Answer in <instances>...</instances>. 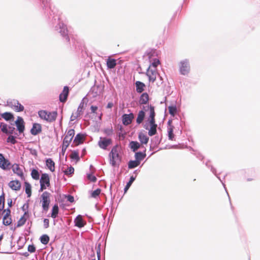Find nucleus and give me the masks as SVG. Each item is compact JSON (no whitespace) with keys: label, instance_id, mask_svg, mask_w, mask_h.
Returning a JSON list of instances; mask_svg holds the SVG:
<instances>
[{"label":"nucleus","instance_id":"1a4fd4ad","mask_svg":"<svg viewBox=\"0 0 260 260\" xmlns=\"http://www.w3.org/2000/svg\"><path fill=\"white\" fill-rule=\"evenodd\" d=\"M5 215L3 217V224L5 225H9L12 223V220L11 217V210L7 209L4 210Z\"/></svg>","mask_w":260,"mask_h":260},{"label":"nucleus","instance_id":"ea45409f","mask_svg":"<svg viewBox=\"0 0 260 260\" xmlns=\"http://www.w3.org/2000/svg\"><path fill=\"white\" fill-rule=\"evenodd\" d=\"M168 110H169V113L172 116H174L176 114V112H177V109H176V106H169L168 107Z\"/></svg>","mask_w":260,"mask_h":260},{"label":"nucleus","instance_id":"052dcab7","mask_svg":"<svg viewBox=\"0 0 260 260\" xmlns=\"http://www.w3.org/2000/svg\"><path fill=\"white\" fill-rule=\"evenodd\" d=\"M64 38H65L66 41L68 43H69V42H70V38H69V36H66H66H64Z\"/></svg>","mask_w":260,"mask_h":260},{"label":"nucleus","instance_id":"a878e982","mask_svg":"<svg viewBox=\"0 0 260 260\" xmlns=\"http://www.w3.org/2000/svg\"><path fill=\"white\" fill-rule=\"evenodd\" d=\"M136 86L137 91L139 93H141L144 91V87L145 85L143 83L140 81H137L136 82Z\"/></svg>","mask_w":260,"mask_h":260},{"label":"nucleus","instance_id":"39448f33","mask_svg":"<svg viewBox=\"0 0 260 260\" xmlns=\"http://www.w3.org/2000/svg\"><path fill=\"white\" fill-rule=\"evenodd\" d=\"M40 191H43L46 189L47 187L50 185V178L48 174H42L40 180Z\"/></svg>","mask_w":260,"mask_h":260},{"label":"nucleus","instance_id":"6ab92c4d","mask_svg":"<svg viewBox=\"0 0 260 260\" xmlns=\"http://www.w3.org/2000/svg\"><path fill=\"white\" fill-rule=\"evenodd\" d=\"M12 170L15 174H16L19 177L21 178L23 177L22 170L18 164H14L12 166Z\"/></svg>","mask_w":260,"mask_h":260},{"label":"nucleus","instance_id":"f8f14e48","mask_svg":"<svg viewBox=\"0 0 260 260\" xmlns=\"http://www.w3.org/2000/svg\"><path fill=\"white\" fill-rule=\"evenodd\" d=\"M111 144L112 140L106 138H101L98 143L99 147L103 149H106Z\"/></svg>","mask_w":260,"mask_h":260},{"label":"nucleus","instance_id":"3c124183","mask_svg":"<svg viewBox=\"0 0 260 260\" xmlns=\"http://www.w3.org/2000/svg\"><path fill=\"white\" fill-rule=\"evenodd\" d=\"M27 249L29 252L32 253L36 251V247L34 245H29Z\"/></svg>","mask_w":260,"mask_h":260},{"label":"nucleus","instance_id":"b1692460","mask_svg":"<svg viewBox=\"0 0 260 260\" xmlns=\"http://www.w3.org/2000/svg\"><path fill=\"white\" fill-rule=\"evenodd\" d=\"M116 64V60L115 59L109 57L107 60V66L109 69L114 68Z\"/></svg>","mask_w":260,"mask_h":260},{"label":"nucleus","instance_id":"bb28decb","mask_svg":"<svg viewBox=\"0 0 260 260\" xmlns=\"http://www.w3.org/2000/svg\"><path fill=\"white\" fill-rule=\"evenodd\" d=\"M25 191L27 195V197L29 198L31 196V186L27 182H24Z\"/></svg>","mask_w":260,"mask_h":260},{"label":"nucleus","instance_id":"e433bc0d","mask_svg":"<svg viewBox=\"0 0 260 260\" xmlns=\"http://www.w3.org/2000/svg\"><path fill=\"white\" fill-rule=\"evenodd\" d=\"M173 128L174 127L173 126H170L168 128V136L169 138L171 140H173L174 138V135L173 134Z\"/></svg>","mask_w":260,"mask_h":260},{"label":"nucleus","instance_id":"bf43d9fd","mask_svg":"<svg viewBox=\"0 0 260 260\" xmlns=\"http://www.w3.org/2000/svg\"><path fill=\"white\" fill-rule=\"evenodd\" d=\"M113 106V104L112 102H109L107 106V108H111Z\"/></svg>","mask_w":260,"mask_h":260},{"label":"nucleus","instance_id":"f704fd0d","mask_svg":"<svg viewBox=\"0 0 260 260\" xmlns=\"http://www.w3.org/2000/svg\"><path fill=\"white\" fill-rule=\"evenodd\" d=\"M0 127L1 128V131L6 134L8 133H12V132H9L7 128V125L6 123L2 122L0 124ZM13 131V130L12 131Z\"/></svg>","mask_w":260,"mask_h":260},{"label":"nucleus","instance_id":"49530a36","mask_svg":"<svg viewBox=\"0 0 260 260\" xmlns=\"http://www.w3.org/2000/svg\"><path fill=\"white\" fill-rule=\"evenodd\" d=\"M101 191V190L99 188H98L96 190H94L91 193L92 197H93V198L97 197L100 194Z\"/></svg>","mask_w":260,"mask_h":260},{"label":"nucleus","instance_id":"6e6d98bb","mask_svg":"<svg viewBox=\"0 0 260 260\" xmlns=\"http://www.w3.org/2000/svg\"><path fill=\"white\" fill-rule=\"evenodd\" d=\"M104 132L105 134L109 136L113 134V131L112 129H105Z\"/></svg>","mask_w":260,"mask_h":260},{"label":"nucleus","instance_id":"680f3d73","mask_svg":"<svg viewBox=\"0 0 260 260\" xmlns=\"http://www.w3.org/2000/svg\"><path fill=\"white\" fill-rule=\"evenodd\" d=\"M8 205L10 207H11L12 206V201H11L10 203H8Z\"/></svg>","mask_w":260,"mask_h":260},{"label":"nucleus","instance_id":"20e7f679","mask_svg":"<svg viewBox=\"0 0 260 260\" xmlns=\"http://www.w3.org/2000/svg\"><path fill=\"white\" fill-rule=\"evenodd\" d=\"M51 196V194L47 192H44L41 195V201L42 204V208L43 210L45 211H48L49 209V204L50 203V197Z\"/></svg>","mask_w":260,"mask_h":260},{"label":"nucleus","instance_id":"a19ab883","mask_svg":"<svg viewBox=\"0 0 260 260\" xmlns=\"http://www.w3.org/2000/svg\"><path fill=\"white\" fill-rule=\"evenodd\" d=\"M70 157L72 159H76L77 161H78L80 159L79 157L78 152L76 151H74L72 152V153L70 155Z\"/></svg>","mask_w":260,"mask_h":260},{"label":"nucleus","instance_id":"473e14b6","mask_svg":"<svg viewBox=\"0 0 260 260\" xmlns=\"http://www.w3.org/2000/svg\"><path fill=\"white\" fill-rule=\"evenodd\" d=\"M2 117L6 120H9L14 118L13 115L9 112H5L2 114Z\"/></svg>","mask_w":260,"mask_h":260},{"label":"nucleus","instance_id":"f03ea898","mask_svg":"<svg viewBox=\"0 0 260 260\" xmlns=\"http://www.w3.org/2000/svg\"><path fill=\"white\" fill-rule=\"evenodd\" d=\"M39 117L48 122L54 121L57 117V113L56 111L47 112L45 110H40L38 112Z\"/></svg>","mask_w":260,"mask_h":260},{"label":"nucleus","instance_id":"c9c22d12","mask_svg":"<svg viewBox=\"0 0 260 260\" xmlns=\"http://www.w3.org/2000/svg\"><path fill=\"white\" fill-rule=\"evenodd\" d=\"M40 240L42 244H47L49 241V237L47 235H43L41 236Z\"/></svg>","mask_w":260,"mask_h":260},{"label":"nucleus","instance_id":"79ce46f5","mask_svg":"<svg viewBox=\"0 0 260 260\" xmlns=\"http://www.w3.org/2000/svg\"><path fill=\"white\" fill-rule=\"evenodd\" d=\"M72 140V139L69 138L68 137H64L63 140L62 145L68 147Z\"/></svg>","mask_w":260,"mask_h":260},{"label":"nucleus","instance_id":"de8ad7c7","mask_svg":"<svg viewBox=\"0 0 260 260\" xmlns=\"http://www.w3.org/2000/svg\"><path fill=\"white\" fill-rule=\"evenodd\" d=\"M87 178L91 182H95L96 181V178L95 176L93 175L92 174H89L87 175Z\"/></svg>","mask_w":260,"mask_h":260},{"label":"nucleus","instance_id":"e2e57ef3","mask_svg":"<svg viewBox=\"0 0 260 260\" xmlns=\"http://www.w3.org/2000/svg\"><path fill=\"white\" fill-rule=\"evenodd\" d=\"M3 235H2L1 236H0V241L3 239Z\"/></svg>","mask_w":260,"mask_h":260},{"label":"nucleus","instance_id":"f257e3e1","mask_svg":"<svg viewBox=\"0 0 260 260\" xmlns=\"http://www.w3.org/2000/svg\"><path fill=\"white\" fill-rule=\"evenodd\" d=\"M119 147L118 145L114 146L109 153L110 162L113 167L118 166L121 161V157L119 154Z\"/></svg>","mask_w":260,"mask_h":260},{"label":"nucleus","instance_id":"2f4dec72","mask_svg":"<svg viewBox=\"0 0 260 260\" xmlns=\"http://www.w3.org/2000/svg\"><path fill=\"white\" fill-rule=\"evenodd\" d=\"M140 165V162L135 160H131L129 161L128 167L129 169H133L138 167Z\"/></svg>","mask_w":260,"mask_h":260},{"label":"nucleus","instance_id":"9b49d317","mask_svg":"<svg viewBox=\"0 0 260 260\" xmlns=\"http://www.w3.org/2000/svg\"><path fill=\"white\" fill-rule=\"evenodd\" d=\"M11 163L7 159H6L3 155L0 153V168L3 170L9 169L10 168Z\"/></svg>","mask_w":260,"mask_h":260},{"label":"nucleus","instance_id":"7ed1b4c3","mask_svg":"<svg viewBox=\"0 0 260 260\" xmlns=\"http://www.w3.org/2000/svg\"><path fill=\"white\" fill-rule=\"evenodd\" d=\"M146 75L148 77L149 82L151 83H154V81H155L157 77L158 76L160 80V83L162 84V77L159 76L156 69H152L151 67H149L146 72Z\"/></svg>","mask_w":260,"mask_h":260},{"label":"nucleus","instance_id":"0e129e2a","mask_svg":"<svg viewBox=\"0 0 260 260\" xmlns=\"http://www.w3.org/2000/svg\"><path fill=\"white\" fill-rule=\"evenodd\" d=\"M95 88H96L95 87H93L92 88V90H94L95 89Z\"/></svg>","mask_w":260,"mask_h":260},{"label":"nucleus","instance_id":"2eb2a0df","mask_svg":"<svg viewBox=\"0 0 260 260\" xmlns=\"http://www.w3.org/2000/svg\"><path fill=\"white\" fill-rule=\"evenodd\" d=\"M69 93V87L67 86H64L62 92L59 95V100L61 102L64 103L67 101Z\"/></svg>","mask_w":260,"mask_h":260},{"label":"nucleus","instance_id":"393cba45","mask_svg":"<svg viewBox=\"0 0 260 260\" xmlns=\"http://www.w3.org/2000/svg\"><path fill=\"white\" fill-rule=\"evenodd\" d=\"M145 116V112L143 110H141L139 112L136 119V122L138 124H140L143 121Z\"/></svg>","mask_w":260,"mask_h":260},{"label":"nucleus","instance_id":"72a5a7b5","mask_svg":"<svg viewBox=\"0 0 260 260\" xmlns=\"http://www.w3.org/2000/svg\"><path fill=\"white\" fill-rule=\"evenodd\" d=\"M31 176L34 179L36 180H38L40 177V174L39 173V172L38 171V170L36 169H33L31 171Z\"/></svg>","mask_w":260,"mask_h":260},{"label":"nucleus","instance_id":"5701e85b","mask_svg":"<svg viewBox=\"0 0 260 260\" xmlns=\"http://www.w3.org/2000/svg\"><path fill=\"white\" fill-rule=\"evenodd\" d=\"M139 139L142 144H147L149 141V138L143 133H140Z\"/></svg>","mask_w":260,"mask_h":260},{"label":"nucleus","instance_id":"f3484780","mask_svg":"<svg viewBox=\"0 0 260 260\" xmlns=\"http://www.w3.org/2000/svg\"><path fill=\"white\" fill-rule=\"evenodd\" d=\"M74 222L75 225L79 228L83 227L86 223V222L83 220L82 216L81 215H79L76 217Z\"/></svg>","mask_w":260,"mask_h":260},{"label":"nucleus","instance_id":"a211bd4d","mask_svg":"<svg viewBox=\"0 0 260 260\" xmlns=\"http://www.w3.org/2000/svg\"><path fill=\"white\" fill-rule=\"evenodd\" d=\"M150 125V128L148 131V135L152 136L156 134V128L157 125L155 123V121H149Z\"/></svg>","mask_w":260,"mask_h":260},{"label":"nucleus","instance_id":"8fccbe9b","mask_svg":"<svg viewBox=\"0 0 260 260\" xmlns=\"http://www.w3.org/2000/svg\"><path fill=\"white\" fill-rule=\"evenodd\" d=\"M101 245L99 244L97 247H96V253L98 255V260H100V257H101Z\"/></svg>","mask_w":260,"mask_h":260},{"label":"nucleus","instance_id":"603ef678","mask_svg":"<svg viewBox=\"0 0 260 260\" xmlns=\"http://www.w3.org/2000/svg\"><path fill=\"white\" fill-rule=\"evenodd\" d=\"M49 226V220L47 218H45L44 219V227L45 229H47Z\"/></svg>","mask_w":260,"mask_h":260},{"label":"nucleus","instance_id":"338daca9","mask_svg":"<svg viewBox=\"0 0 260 260\" xmlns=\"http://www.w3.org/2000/svg\"><path fill=\"white\" fill-rule=\"evenodd\" d=\"M92 260H95V259H92Z\"/></svg>","mask_w":260,"mask_h":260},{"label":"nucleus","instance_id":"c03bdc74","mask_svg":"<svg viewBox=\"0 0 260 260\" xmlns=\"http://www.w3.org/2000/svg\"><path fill=\"white\" fill-rule=\"evenodd\" d=\"M75 135V131L73 129H69L65 137H68L69 138L73 139Z\"/></svg>","mask_w":260,"mask_h":260},{"label":"nucleus","instance_id":"09e8293b","mask_svg":"<svg viewBox=\"0 0 260 260\" xmlns=\"http://www.w3.org/2000/svg\"><path fill=\"white\" fill-rule=\"evenodd\" d=\"M7 142H11L12 144H14L15 143H16V141L14 136H10L7 138Z\"/></svg>","mask_w":260,"mask_h":260},{"label":"nucleus","instance_id":"4d7b16f0","mask_svg":"<svg viewBox=\"0 0 260 260\" xmlns=\"http://www.w3.org/2000/svg\"><path fill=\"white\" fill-rule=\"evenodd\" d=\"M68 147V146H64L63 145H62L61 152L63 155L64 154Z\"/></svg>","mask_w":260,"mask_h":260},{"label":"nucleus","instance_id":"dca6fc26","mask_svg":"<svg viewBox=\"0 0 260 260\" xmlns=\"http://www.w3.org/2000/svg\"><path fill=\"white\" fill-rule=\"evenodd\" d=\"M9 186L15 191L19 190L21 188V183L18 180H13L9 183Z\"/></svg>","mask_w":260,"mask_h":260},{"label":"nucleus","instance_id":"69168bd1","mask_svg":"<svg viewBox=\"0 0 260 260\" xmlns=\"http://www.w3.org/2000/svg\"><path fill=\"white\" fill-rule=\"evenodd\" d=\"M143 109H145V111H146V109H145V107H143Z\"/></svg>","mask_w":260,"mask_h":260},{"label":"nucleus","instance_id":"7c9ffc66","mask_svg":"<svg viewBox=\"0 0 260 260\" xmlns=\"http://www.w3.org/2000/svg\"><path fill=\"white\" fill-rule=\"evenodd\" d=\"M58 207L57 205H54L53 207L51 213V217L53 218H55L58 213Z\"/></svg>","mask_w":260,"mask_h":260},{"label":"nucleus","instance_id":"c756f323","mask_svg":"<svg viewBox=\"0 0 260 260\" xmlns=\"http://www.w3.org/2000/svg\"><path fill=\"white\" fill-rule=\"evenodd\" d=\"M83 139V136L80 134H78L75 137L74 142L76 143V145H78L82 143Z\"/></svg>","mask_w":260,"mask_h":260},{"label":"nucleus","instance_id":"aec40b11","mask_svg":"<svg viewBox=\"0 0 260 260\" xmlns=\"http://www.w3.org/2000/svg\"><path fill=\"white\" fill-rule=\"evenodd\" d=\"M148 109L150 110V114L148 118L149 121H155V113L154 111V107L151 105H148L147 106Z\"/></svg>","mask_w":260,"mask_h":260},{"label":"nucleus","instance_id":"a18cd8bd","mask_svg":"<svg viewBox=\"0 0 260 260\" xmlns=\"http://www.w3.org/2000/svg\"><path fill=\"white\" fill-rule=\"evenodd\" d=\"M74 169L73 167L71 166L69 167L66 171H64V173L67 175H71L74 173Z\"/></svg>","mask_w":260,"mask_h":260},{"label":"nucleus","instance_id":"864d4df0","mask_svg":"<svg viewBox=\"0 0 260 260\" xmlns=\"http://www.w3.org/2000/svg\"><path fill=\"white\" fill-rule=\"evenodd\" d=\"M155 54V51L154 50H151L149 52L147 53V55L148 58L150 59L151 57L154 56V54Z\"/></svg>","mask_w":260,"mask_h":260},{"label":"nucleus","instance_id":"9d476101","mask_svg":"<svg viewBox=\"0 0 260 260\" xmlns=\"http://www.w3.org/2000/svg\"><path fill=\"white\" fill-rule=\"evenodd\" d=\"M134 118V115L133 113H131L128 114H124L122 116V123L124 125H128L132 123Z\"/></svg>","mask_w":260,"mask_h":260},{"label":"nucleus","instance_id":"13d9d810","mask_svg":"<svg viewBox=\"0 0 260 260\" xmlns=\"http://www.w3.org/2000/svg\"><path fill=\"white\" fill-rule=\"evenodd\" d=\"M68 200L69 202L72 203V202H73L74 201V197L73 196L69 195L68 197Z\"/></svg>","mask_w":260,"mask_h":260},{"label":"nucleus","instance_id":"6e6552de","mask_svg":"<svg viewBox=\"0 0 260 260\" xmlns=\"http://www.w3.org/2000/svg\"><path fill=\"white\" fill-rule=\"evenodd\" d=\"M8 104L16 112H21L24 110V107L17 100H13L9 102Z\"/></svg>","mask_w":260,"mask_h":260},{"label":"nucleus","instance_id":"c85d7f7f","mask_svg":"<svg viewBox=\"0 0 260 260\" xmlns=\"http://www.w3.org/2000/svg\"><path fill=\"white\" fill-rule=\"evenodd\" d=\"M146 156V154L141 152H136L135 154L136 160L140 162Z\"/></svg>","mask_w":260,"mask_h":260},{"label":"nucleus","instance_id":"4468645a","mask_svg":"<svg viewBox=\"0 0 260 260\" xmlns=\"http://www.w3.org/2000/svg\"><path fill=\"white\" fill-rule=\"evenodd\" d=\"M16 125L19 133H23L24 130V122L21 117H18L16 121Z\"/></svg>","mask_w":260,"mask_h":260},{"label":"nucleus","instance_id":"423d86ee","mask_svg":"<svg viewBox=\"0 0 260 260\" xmlns=\"http://www.w3.org/2000/svg\"><path fill=\"white\" fill-rule=\"evenodd\" d=\"M86 105V104L83 101L80 103L77 111L75 113H73L71 115V120L72 121L76 120L78 117L83 114V111Z\"/></svg>","mask_w":260,"mask_h":260},{"label":"nucleus","instance_id":"58836bf2","mask_svg":"<svg viewBox=\"0 0 260 260\" xmlns=\"http://www.w3.org/2000/svg\"><path fill=\"white\" fill-rule=\"evenodd\" d=\"M159 64V60L157 58H155L154 59H153V62L151 63V64L149 66V67H151L152 69H156L157 66Z\"/></svg>","mask_w":260,"mask_h":260},{"label":"nucleus","instance_id":"ddd939ff","mask_svg":"<svg viewBox=\"0 0 260 260\" xmlns=\"http://www.w3.org/2000/svg\"><path fill=\"white\" fill-rule=\"evenodd\" d=\"M42 132L41 124L38 123H34L32 127L30 129L31 135L36 136L40 134Z\"/></svg>","mask_w":260,"mask_h":260},{"label":"nucleus","instance_id":"5fc2aeb1","mask_svg":"<svg viewBox=\"0 0 260 260\" xmlns=\"http://www.w3.org/2000/svg\"><path fill=\"white\" fill-rule=\"evenodd\" d=\"M98 107L95 106H91L90 107L91 112L93 113H95L96 110H98Z\"/></svg>","mask_w":260,"mask_h":260},{"label":"nucleus","instance_id":"412c9836","mask_svg":"<svg viewBox=\"0 0 260 260\" xmlns=\"http://www.w3.org/2000/svg\"><path fill=\"white\" fill-rule=\"evenodd\" d=\"M149 101V95L147 93L145 92L142 94L139 100L140 105L146 104Z\"/></svg>","mask_w":260,"mask_h":260},{"label":"nucleus","instance_id":"4c0bfd02","mask_svg":"<svg viewBox=\"0 0 260 260\" xmlns=\"http://www.w3.org/2000/svg\"><path fill=\"white\" fill-rule=\"evenodd\" d=\"M135 179V178L133 176L131 177L129 181L127 183V184L125 186V188H124V192H126L127 190L129 189V188L131 186L132 184L134 181Z\"/></svg>","mask_w":260,"mask_h":260},{"label":"nucleus","instance_id":"4be33fe9","mask_svg":"<svg viewBox=\"0 0 260 260\" xmlns=\"http://www.w3.org/2000/svg\"><path fill=\"white\" fill-rule=\"evenodd\" d=\"M46 164L48 169L51 172L55 171V162L51 158H48L46 160Z\"/></svg>","mask_w":260,"mask_h":260},{"label":"nucleus","instance_id":"cd10ccee","mask_svg":"<svg viewBox=\"0 0 260 260\" xmlns=\"http://www.w3.org/2000/svg\"><path fill=\"white\" fill-rule=\"evenodd\" d=\"M129 146L133 151L135 152L140 147V144L137 141H132L129 143Z\"/></svg>","mask_w":260,"mask_h":260},{"label":"nucleus","instance_id":"0eeeda50","mask_svg":"<svg viewBox=\"0 0 260 260\" xmlns=\"http://www.w3.org/2000/svg\"><path fill=\"white\" fill-rule=\"evenodd\" d=\"M180 72L183 75H187L190 71L189 62L187 60L181 61L180 62Z\"/></svg>","mask_w":260,"mask_h":260},{"label":"nucleus","instance_id":"37998d69","mask_svg":"<svg viewBox=\"0 0 260 260\" xmlns=\"http://www.w3.org/2000/svg\"><path fill=\"white\" fill-rule=\"evenodd\" d=\"M26 218L24 216H22L17 222V226H21L24 225L26 222Z\"/></svg>","mask_w":260,"mask_h":260}]
</instances>
